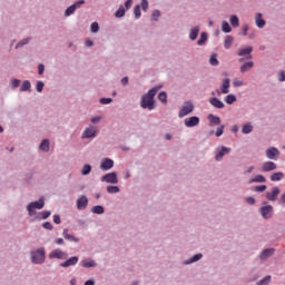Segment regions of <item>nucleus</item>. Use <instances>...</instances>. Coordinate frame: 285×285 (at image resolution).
Listing matches in <instances>:
<instances>
[{
  "label": "nucleus",
  "instance_id": "f257e3e1",
  "mask_svg": "<svg viewBox=\"0 0 285 285\" xmlns=\"http://www.w3.org/2000/svg\"><path fill=\"white\" fill-rule=\"evenodd\" d=\"M159 92V87L151 88L147 95H144L140 101L141 108L155 110V95Z\"/></svg>",
  "mask_w": 285,
  "mask_h": 285
},
{
  "label": "nucleus",
  "instance_id": "f03ea898",
  "mask_svg": "<svg viewBox=\"0 0 285 285\" xmlns=\"http://www.w3.org/2000/svg\"><path fill=\"white\" fill-rule=\"evenodd\" d=\"M43 206H46V202L43 200V198H40L38 202H32L27 206V210L29 213V215L32 217V215H35V210H41V208H43Z\"/></svg>",
  "mask_w": 285,
  "mask_h": 285
},
{
  "label": "nucleus",
  "instance_id": "7ed1b4c3",
  "mask_svg": "<svg viewBox=\"0 0 285 285\" xmlns=\"http://www.w3.org/2000/svg\"><path fill=\"white\" fill-rule=\"evenodd\" d=\"M31 262L33 264H43V262H46V250L37 249L36 252H32Z\"/></svg>",
  "mask_w": 285,
  "mask_h": 285
},
{
  "label": "nucleus",
  "instance_id": "20e7f679",
  "mask_svg": "<svg viewBox=\"0 0 285 285\" xmlns=\"http://www.w3.org/2000/svg\"><path fill=\"white\" fill-rule=\"evenodd\" d=\"M194 110H195V105H193V102H190V101H187L180 108L178 117L181 119V118L186 117L187 115H190V112H193Z\"/></svg>",
  "mask_w": 285,
  "mask_h": 285
},
{
  "label": "nucleus",
  "instance_id": "39448f33",
  "mask_svg": "<svg viewBox=\"0 0 285 285\" xmlns=\"http://www.w3.org/2000/svg\"><path fill=\"white\" fill-rule=\"evenodd\" d=\"M67 257H68V254H66V252L61 249H53L49 254V259H67Z\"/></svg>",
  "mask_w": 285,
  "mask_h": 285
},
{
  "label": "nucleus",
  "instance_id": "423d86ee",
  "mask_svg": "<svg viewBox=\"0 0 285 285\" xmlns=\"http://www.w3.org/2000/svg\"><path fill=\"white\" fill-rule=\"evenodd\" d=\"M101 181H106L107 184H119V179L117 178V173L115 171L102 176Z\"/></svg>",
  "mask_w": 285,
  "mask_h": 285
},
{
  "label": "nucleus",
  "instance_id": "0eeeda50",
  "mask_svg": "<svg viewBox=\"0 0 285 285\" xmlns=\"http://www.w3.org/2000/svg\"><path fill=\"white\" fill-rule=\"evenodd\" d=\"M228 153H230V148L224 146L217 147L215 156L216 161H222V159H224V155H228Z\"/></svg>",
  "mask_w": 285,
  "mask_h": 285
},
{
  "label": "nucleus",
  "instance_id": "6e6552de",
  "mask_svg": "<svg viewBox=\"0 0 285 285\" xmlns=\"http://www.w3.org/2000/svg\"><path fill=\"white\" fill-rule=\"evenodd\" d=\"M259 213L264 219H271L273 217V206L266 205L261 207Z\"/></svg>",
  "mask_w": 285,
  "mask_h": 285
},
{
  "label": "nucleus",
  "instance_id": "1a4fd4ad",
  "mask_svg": "<svg viewBox=\"0 0 285 285\" xmlns=\"http://www.w3.org/2000/svg\"><path fill=\"white\" fill-rule=\"evenodd\" d=\"M83 3H86V1L79 0L75 4H71L69 8L66 9L65 16L70 17V14H75V11L77 10V8H80L81 6H83Z\"/></svg>",
  "mask_w": 285,
  "mask_h": 285
},
{
  "label": "nucleus",
  "instance_id": "9d476101",
  "mask_svg": "<svg viewBox=\"0 0 285 285\" xmlns=\"http://www.w3.org/2000/svg\"><path fill=\"white\" fill-rule=\"evenodd\" d=\"M186 128H195V126H199V117L191 116L185 119Z\"/></svg>",
  "mask_w": 285,
  "mask_h": 285
},
{
  "label": "nucleus",
  "instance_id": "9b49d317",
  "mask_svg": "<svg viewBox=\"0 0 285 285\" xmlns=\"http://www.w3.org/2000/svg\"><path fill=\"white\" fill-rule=\"evenodd\" d=\"M278 195H279V187H273L271 191L266 193V199H268V202H276Z\"/></svg>",
  "mask_w": 285,
  "mask_h": 285
},
{
  "label": "nucleus",
  "instance_id": "f8f14e48",
  "mask_svg": "<svg viewBox=\"0 0 285 285\" xmlns=\"http://www.w3.org/2000/svg\"><path fill=\"white\" fill-rule=\"evenodd\" d=\"M96 135H97V127L91 126V127H88L87 129H85V131L82 134V138L90 139V137H95Z\"/></svg>",
  "mask_w": 285,
  "mask_h": 285
},
{
  "label": "nucleus",
  "instance_id": "ddd939ff",
  "mask_svg": "<svg viewBox=\"0 0 285 285\" xmlns=\"http://www.w3.org/2000/svg\"><path fill=\"white\" fill-rule=\"evenodd\" d=\"M78 263H79V257L73 256V257H71V258H69V259H67V261H65L63 263H61L60 266H61L62 268H68V267H70V266H77Z\"/></svg>",
  "mask_w": 285,
  "mask_h": 285
},
{
  "label": "nucleus",
  "instance_id": "4468645a",
  "mask_svg": "<svg viewBox=\"0 0 285 285\" xmlns=\"http://www.w3.org/2000/svg\"><path fill=\"white\" fill-rule=\"evenodd\" d=\"M267 159H277L279 157V149L275 147H271L266 150Z\"/></svg>",
  "mask_w": 285,
  "mask_h": 285
},
{
  "label": "nucleus",
  "instance_id": "2eb2a0df",
  "mask_svg": "<svg viewBox=\"0 0 285 285\" xmlns=\"http://www.w3.org/2000/svg\"><path fill=\"white\" fill-rule=\"evenodd\" d=\"M272 170H277V164L273 161H266L262 166V171L263 173H271Z\"/></svg>",
  "mask_w": 285,
  "mask_h": 285
},
{
  "label": "nucleus",
  "instance_id": "dca6fc26",
  "mask_svg": "<svg viewBox=\"0 0 285 285\" xmlns=\"http://www.w3.org/2000/svg\"><path fill=\"white\" fill-rule=\"evenodd\" d=\"M114 166H115V161L110 158L102 159L100 164L101 170H110V168H112Z\"/></svg>",
  "mask_w": 285,
  "mask_h": 285
},
{
  "label": "nucleus",
  "instance_id": "f3484780",
  "mask_svg": "<svg viewBox=\"0 0 285 285\" xmlns=\"http://www.w3.org/2000/svg\"><path fill=\"white\" fill-rule=\"evenodd\" d=\"M87 207H88V197L81 196L80 198L77 199L78 210H83Z\"/></svg>",
  "mask_w": 285,
  "mask_h": 285
},
{
  "label": "nucleus",
  "instance_id": "a211bd4d",
  "mask_svg": "<svg viewBox=\"0 0 285 285\" xmlns=\"http://www.w3.org/2000/svg\"><path fill=\"white\" fill-rule=\"evenodd\" d=\"M230 79L229 78H225L223 80L222 87H220V92L223 95H228V92H230Z\"/></svg>",
  "mask_w": 285,
  "mask_h": 285
},
{
  "label": "nucleus",
  "instance_id": "6ab92c4d",
  "mask_svg": "<svg viewBox=\"0 0 285 285\" xmlns=\"http://www.w3.org/2000/svg\"><path fill=\"white\" fill-rule=\"evenodd\" d=\"M250 52H253V47L239 49L238 57H246V55H248L247 59H253V56H250Z\"/></svg>",
  "mask_w": 285,
  "mask_h": 285
},
{
  "label": "nucleus",
  "instance_id": "aec40b11",
  "mask_svg": "<svg viewBox=\"0 0 285 285\" xmlns=\"http://www.w3.org/2000/svg\"><path fill=\"white\" fill-rule=\"evenodd\" d=\"M248 184H266V177L264 175H256L248 180Z\"/></svg>",
  "mask_w": 285,
  "mask_h": 285
},
{
  "label": "nucleus",
  "instance_id": "412c9836",
  "mask_svg": "<svg viewBox=\"0 0 285 285\" xmlns=\"http://www.w3.org/2000/svg\"><path fill=\"white\" fill-rule=\"evenodd\" d=\"M209 104L214 106V108H218V109L224 108V102L215 97L209 99Z\"/></svg>",
  "mask_w": 285,
  "mask_h": 285
},
{
  "label": "nucleus",
  "instance_id": "4be33fe9",
  "mask_svg": "<svg viewBox=\"0 0 285 285\" xmlns=\"http://www.w3.org/2000/svg\"><path fill=\"white\" fill-rule=\"evenodd\" d=\"M271 181H282V179H284V173L282 171H277V173H273L269 176Z\"/></svg>",
  "mask_w": 285,
  "mask_h": 285
},
{
  "label": "nucleus",
  "instance_id": "5701e85b",
  "mask_svg": "<svg viewBox=\"0 0 285 285\" xmlns=\"http://www.w3.org/2000/svg\"><path fill=\"white\" fill-rule=\"evenodd\" d=\"M274 253H275V249H273V248L264 249L261 254V259H268V257H272V255H274Z\"/></svg>",
  "mask_w": 285,
  "mask_h": 285
},
{
  "label": "nucleus",
  "instance_id": "b1692460",
  "mask_svg": "<svg viewBox=\"0 0 285 285\" xmlns=\"http://www.w3.org/2000/svg\"><path fill=\"white\" fill-rule=\"evenodd\" d=\"M208 120L212 126H219V124H222V119L213 114L208 116Z\"/></svg>",
  "mask_w": 285,
  "mask_h": 285
},
{
  "label": "nucleus",
  "instance_id": "393cba45",
  "mask_svg": "<svg viewBox=\"0 0 285 285\" xmlns=\"http://www.w3.org/2000/svg\"><path fill=\"white\" fill-rule=\"evenodd\" d=\"M257 28H264L266 26V21L262 19V13H257L255 17Z\"/></svg>",
  "mask_w": 285,
  "mask_h": 285
},
{
  "label": "nucleus",
  "instance_id": "a878e982",
  "mask_svg": "<svg viewBox=\"0 0 285 285\" xmlns=\"http://www.w3.org/2000/svg\"><path fill=\"white\" fill-rule=\"evenodd\" d=\"M253 66H255V63L253 61H248L245 62L242 67H240V72H248V70L253 69Z\"/></svg>",
  "mask_w": 285,
  "mask_h": 285
},
{
  "label": "nucleus",
  "instance_id": "bb28decb",
  "mask_svg": "<svg viewBox=\"0 0 285 285\" xmlns=\"http://www.w3.org/2000/svg\"><path fill=\"white\" fill-rule=\"evenodd\" d=\"M40 150H43V153H48V150H50V140H42L40 144Z\"/></svg>",
  "mask_w": 285,
  "mask_h": 285
},
{
  "label": "nucleus",
  "instance_id": "cd10ccee",
  "mask_svg": "<svg viewBox=\"0 0 285 285\" xmlns=\"http://www.w3.org/2000/svg\"><path fill=\"white\" fill-rule=\"evenodd\" d=\"M233 41H235V38H233V36H226L224 42L226 50H229V48L233 46Z\"/></svg>",
  "mask_w": 285,
  "mask_h": 285
},
{
  "label": "nucleus",
  "instance_id": "c85d7f7f",
  "mask_svg": "<svg viewBox=\"0 0 285 285\" xmlns=\"http://www.w3.org/2000/svg\"><path fill=\"white\" fill-rule=\"evenodd\" d=\"M198 35H199V27H194L189 33V39H191V41H195Z\"/></svg>",
  "mask_w": 285,
  "mask_h": 285
},
{
  "label": "nucleus",
  "instance_id": "c756f323",
  "mask_svg": "<svg viewBox=\"0 0 285 285\" xmlns=\"http://www.w3.org/2000/svg\"><path fill=\"white\" fill-rule=\"evenodd\" d=\"M242 132L244 135H250V132H253V125H250V124L244 125L242 128Z\"/></svg>",
  "mask_w": 285,
  "mask_h": 285
},
{
  "label": "nucleus",
  "instance_id": "7c9ffc66",
  "mask_svg": "<svg viewBox=\"0 0 285 285\" xmlns=\"http://www.w3.org/2000/svg\"><path fill=\"white\" fill-rule=\"evenodd\" d=\"M81 264H82L83 268H92V267L97 266V263H95V261L85 259L81 262Z\"/></svg>",
  "mask_w": 285,
  "mask_h": 285
},
{
  "label": "nucleus",
  "instance_id": "2f4dec72",
  "mask_svg": "<svg viewBox=\"0 0 285 285\" xmlns=\"http://www.w3.org/2000/svg\"><path fill=\"white\" fill-rule=\"evenodd\" d=\"M65 239H69V242H79V238L68 234V229H63Z\"/></svg>",
  "mask_w": 285,
  "mask_h": 285
},
{
  "label": "nucleus",
  "instance_id": "473e14b6",
  "mask_svg": "<svg viewBox=\"0 0 285 285\" xmlns=\"http://www.w3.org/2000/svg\"><path fill=\"white\" fill-rule=\"evenodd\" d=\"M225 101H226V104H228L230 106L232 104H235L237 101V97L235 95L230 94L225 97Z\"/></svg>",
  "mask_w": 285,
  "mask_h": 285
},
{
  "label": "nucleus",
  "instance_id": "72a5a7b5",
  "mask_svg": "<svg viewBox=\"0 0 285 285\" xmlns=\"http://www.w3.org/2000/svg\"><path fill=\"white\" fill-rule=\"evenodd\" d=\"M91 213H94L95 215H104V207L100 205L94 206L91 208Z\"/></svg>",
  "mask_w": 285,
  "mask_h": 285
},
{
  "label": "nucleus",
  "instance_id": "f704fd0d",
  "mask_svg": "<svg viewBox=\"0 0 285 285\" xmlns=\"http://www.w3.org/2000/svg\"><path fill=\"white\" fill-rule=\"evenodd\" d=\"M229 21L233 28H239V18L237 16H232Z\"/></svg>",
  "mask_w": 285,
  "mask_h": 285
},
{
  "label": "nucleus",
  "instance_id": "c9c22d12",
  "mask_svg": "<svg viewBox=\"0 0 285 285\" xmlns=\"http://www.w3.org/2000/svg\"><path fill=\"white\" fill-rule=\"evenodd\" d=\"M208 39V35L206 32H202L199 40L197 41L198 46H204Z\"/></svg>",
  "mask_w": 285,
  "mask_h": 285
},
{
  "label": "nucleus",
  "instance_id": "e433bc0d",
  "mask_svg": "<svg viewBox=\"0 0 285 285\" xmlns=\"http://www.w3.org/2000/svg\"><path fill=\"white\" fill-rule=\"evenodd\" d=\"M30 88H32V86L30 85V81L24 80L22 82L20 90H21V92H26V91L30 90Z\"/></svg>",
  "mask_w": 285,
  "mask_h": 285
},
{
  "label": "nucleus",
  "instance_id": "4c0bfd02",
  "mask_svg": "<svg viewBox=\"0 0 285 285\" xmlns=\"http://www.w3.org/2000/svg\"><path fill=\"white\" fill-rule=\"evenodd\" d=\"M158 99L159 101H161V104H168V95H166V92L161 91L158 95Z\"/></svg>",
  "mask_w": 285,
  "mask_h": 285
},
{
  "label": "nucleus",
  "instance_id": "58836bf2",
  "mask_svg": "<svg viewBox=\"0 0 285 285\" xmlns=\"http://www.w3.org/2000/svg\"><path fill=\"white\" fill-rule=\"evenodd\" d=\"M222 30H223V32H227L228 33V32H232L233 28H230V24H228L227 21H223Z\"/></svg>",
  "mask_w": 285,
  "mask_h": 285
},
{
  "label": "nucleus",
  "instance_id": "ea45409f",
  "mask_svg": "<svg viewBox=\"0 0 285 285\" xmlns=\"http://www.w3.org/2000/svg\"><path fill=\"white\" fill-rule=\"evenodd\" d=\"M92 170V167L90 165H85L81 169V175L86 176V175H90Z\"/></svg>",
  "mask_w": 285,
  "mask_h": 285
},
{
  "label": "nucleus",
  "instance_id": "a19ab883",
  "mask_svg": "<svg viewBox=\"0 0 285 285\" xmlns=\"http://www.w3.org/2000/svg\"><path fill=\"white\" fill-rule=\"evenodd\" d=\"M125 14H126V9H124V7H119V9L115 13V17H117L118 19H121V17H124Z\"/></svg>",
  "mask_w": 285,
  "mask_h": 285
},
{
  "label": "nucleus",
  "instance_id": "79ce46f5",
  "mask_svg": "<svg viewBox=\"0 0 285 285\" xmlns=\"http://www.w3.org/2000/svg\"><path fill=\"white\" fill-rule=\"evenodd\" d=\"M134 14H135V18L136 19H139L141 17V7L139 4H137L135 8H134Z\"/></svg>",
  "mask_w": 285,
  "mask_h": 285
},
{
  "label": "nucleus",
  "instance_id": "37998d69",
  "mask_svg": "<svg viewBox=\"0 0 285 285\" xmlns=\"http://www.w3.org/2000/svg\"><path fill=\"white\" fill-rule=\"evenodd\" d=\"M210 66H219V60H217V55H212L209 59Z\"/></svg>",
  "mask_w": 285,
  "mask_h": 285
},
{
  "label": "nucleus",
  "instance_id": "c03bdc74",
  "mask_svg": "<svg viewBox=\"0 0 285 285\" xmlns=\"http://www.w3.org/2000/svg\"><path fill=\"white\" fill-rule=\"evenodd\" d=\"M107 193H109V194H117V193H119V187H117V186H108L107 187Z\"/></svg>",
  "mask_w": 285,
  "mask_h": 285
},
{
  "label": "nucleus",
  "instance_id": "a18cd8bd",
  "mask_svg": "<svg viewBox=\"0 0 285 285\" xmlns=\"http://www.w3.org/2000/svg\"><path fill=\"white\" fill-rule=\"evenodd\" d=\"M271 284V276H265L263 279L258 282V285H268Z\"/></svg>",
  "mask_w": 285,
  "mask_h": 285
},
{
  "label": "nucleus",
  "instance_id": "49530a36",
  "mask_svg": "<svg viewBox=\"0 0 285 285\" xmlns=\"http://www.w3.org/2000/svg\"><path fill=\"white\" fill-rule=\"evenodd\" d=\"M266 185H258L254 187L255 193H264L266 190Z\"/></svg>",
  "mask_w": 285,
  "mask_h": 285
},
{
  "label": "nucleus",
  "instance_id": "de8ad7c7",
  "mask_svg": "<svg viewBox=\"0 0 285 285\" xmlns=\"http://www.w3.org/2000/svg\"><path fill=\"white\" fill-rule=\"evenodd\" d=\"M42 228H45L46 230H52L55 226H52V223L46 222L42 224Z\"/></svg>",
  "mask_w": 285,
  "mask_h": 285
},
{
  "label": "nucleus",
  "instance_id": "09e8293b",
  "mask_svg": "<svg viewBox=\"0 0 285 285\" xmlns=\"http://www.w3.org/2000/svg\"><path fill=\"white\" fill-rule=\"evenodd\" d=\"M90 30L91 32H99V23L98 22L91 23Z\"/></svg>",
  "mask_w": 285,
  "mask_h": 285
},
{
  "label": "nucleus",
  "instance_id": "8fccbe9b",
  "mask_svg": "<svg viewBox=\"0 0 285 285\" xmlns=\"http://www.w3.org/2000/svg\"><path fill=\"white\" fill-rule=\"evenodd\" d=\"M202 258V254H196L191 257L190 262H187V264H193V262H199Z\"/></svg>",
  "mask_w": 285,
  "mask_h": 285
},
{
  "label": "nucleus",
  "instance_id": "3c124183",
  "mask_svg": "<svg viewBox=\"0 0 285 285\" xmlns=\"http://www.w3.org/2000/svg\"><path fill=\"white\" fill-rule=\"evenodd\" d=\"M11 86H12V88H19V86H21V80L12 79L11 80Z\"/></svg>",
  "mask_w": 285,
  "mask_h": 285
},
{
  "label": "nucleus",
  "instance_id": "603ef678",
  "mask_svg": "<svg viewBox=\"0 0 285 285\" xmlns=\"http://www.w3.org/2000/svg\"><path fill=\"white\" fill-rule=\"evenodd\" d=\"M222 135H224V125L216 129V137H222Z\"/></svg>",
  "mask_w": 285,
  "mask_h": 285
},
{
  "label": "nucleus",
  "instance_id": "864d4df0",
  "mask_svg": "<svg viewBox=\"0 0 285 285\" xmlns=\"http://www.w3.org/2000/svg\"><path fill=\"white\" fill-rule=\"evenodd\" d=\"M100 104H102L104 106L112 104V98H101Z\"/></svg>",
  "mask_w": 285,
  "mask_h": 285
},
{
  "label": "nucleus",
  "instance_id": "5fc2aeb1",
  "mask_svg": "<svg viewBox=\"0 0 285 285\" xmlns=\"http://www.w3.org/2000/svg\"><path fill=\"white\" fill-rule=\"evenodd\" d=\"M28 41H30V39H23L20 42H18V45L16 46V48H22V46L28 45Z\"/></svg>",
  "mask_w": 285,
  "mask_h": 285
},
{
  "label": "nucleus",
  "instance_id": "6e6d98bb",
  "mask_svg": "<svg viewBox=\"0 0 285 285\" xmlns=\"http://www.w3.org/2000/svg\"><path fill=\"white\" fill-rule=\"evenodd\" d=\"M36 89L38 90V92H42L43 91V81H38Z\"/></svg>",
  "mask_w": 285,
  "mask_h": 285
},
{
  "label": "nucleus",
  "instance_id": "4d7b16f0",
  "mask_svg": "<svg viewBox=\"0 0 285 285\" xmlns=\"http://www.w3.org/2000/svg\"><path fill=\"white\" fill-rule=\"evenodd\" d=\"M40 215H41L42 219H48V217H50L51 213H50V210H45Z\"/></svg>",
  "mask_w": 285,
  "mask_h": 285
},
{
  "label": "nucleus",
  "instance_id": "13d9d810",
  "mask_svg": "<svg viewBox=\"0 0 285 285\" xmlns=\"http://www.w3.org/2000/svg\"><path fill=\"white\" fill-rule=\"evenodd\" d=\"M233 86L235 88H239V87L244 86V81H242V80H234L233 81Z\"/></svg>",
  "mask_w": 285,
  "mask_h": 285
},
{
  "label": "nucleus",
  "instance_id": "bf43d9fd",
  "mask_svg": "<svg viewBox=\"0 0 285 285\" xmlns=\"http://www.w3.org/2000/svg\"><path fill=\"white\" fill-rule=\"evenodd\" d=\"M141 9L144 10V12L148 10V0H141Z\"/></svg>",
  "mask_w": 285,
  "mask_h": 285
},
{
  "label": "nucleus",
  "instance_id": "052dcab7",
  "mask_svg": "<svg viewBox=\"0 0 285 285\" xmlns=\"http://www.w3.org/2000/svg\"><path fill=\"white\" fill-rule=\"evenodd\" d=\"M53 223L55 224H61V216H59V215H53Z\"/></svg>",
  "mask_w": 285,
  "mask_h": 285
},
{
  "label": "nucleus",
  "instance_id": "680f3d73",
  "mask_svg": "<svg viewBox=\"0 0 285 285\" xmlns=\"http://www.w3.org/2000/svg\"><path fill=\"white\" fill-rule=\"evenodd\" d=\"M159 10H155L154 12H153V20L154 21H157V19H159Z\"/></svg>",
  "mask_w": 285,
  "mask_h": 285
},
{
  "label": "nucleus",
  "instance_id": "e2e57ef3",
  "mask_svg": "<svg viewBox=\"0 0 285 285\" xmlns=\"http://www.w3.org/2000/svg\"><path fill=\"white\" fill-rule=\"evenodd\" d=\"M43 70H46V67L43 65L38 66V75H43Z\"/></svg>",
  "mask_w": 285,
  "mask_h": 285
},
{
  "label": "nucleus",
  "instance_id": "0e129e2a",
  "mask_svg": "<svg viewBox=\"0 0 285 285\" xmlns=\"http://www.w3.org/2000/svg\"><path fill=\"white\" fill-rule=\"evenodd\" d=\"M132 7V0H127L126 2H125V8L128 10V9H130Z\"/></svg>",
  "mask_w": 285,
  "mask_h": 285
},
{
  "label": "nucleus",
  "instance_id": "69168bd1",
  "mask_svg": "<svg viewBox=\"0 0 285 285\" xmlns=\"http://www.w3.org/2000/svg\"><path fill=\"white\" fill-rule=\"evenodd\" d=\"M278 81H285V72L281 71L278 75Z\"/></svg>",
  "mask_w": 285,
  "mask_h": 285
},
{
  "label": "nucleus",
  "instance_id": "338daca9",
  "mask_svg": "<svg viewBox=\"0 0 285 285\" xmlns=\"http://www.w3.org/2000/svg\"><path fill=\"white\" fill-rule=\"evenodd\" d=\"M246 202L249 204V206H253L255 204V199L253 197H247Z\"/></svg>",
  "mask_w": 285,
  "mask_h": 285
},
{
  "label": "nucleus",
  "instance_id": "774afa93",
  "mask_svg": "<svg viewBox=\"0 0 285 285\" xmlns=\"http://www.w3.org/2000/svg\"><path fill=\"white\" fill-rule=\"evenodd\" d=\"M279 204H283V206H285V193L281 196Z\"/></svg>",
  "mask_w": 285,
  "mask_h": 285
}]
</instances>
